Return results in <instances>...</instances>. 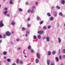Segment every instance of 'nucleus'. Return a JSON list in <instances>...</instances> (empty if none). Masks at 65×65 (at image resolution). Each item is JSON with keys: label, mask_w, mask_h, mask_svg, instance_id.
Returning a JSON list of instances; mask_svg holds the SVG:
<instances>
[{"label": "nucleus", "mask_w": 65, "mask_h": 65, "mask_svg": "<svg viewBox=\"0 0 65 65\" xmlns=\"http://www.w3.org/2000/svg\"><path fill=\"white\" fill-rule=\"evenodd\" d=\"M47 15L48 16V17H50L51 16V15H50V13H48L47 14Z\"/></svg>", "instance_id": "nucleus-32"}, {"label": "nucleus", "mask_w": 65, "mask_h": 65, "mask_svg": "<svg viewBox=\"0 0 65 65\" xmlns=\"http://www.w3.org/2000/svg\"><path fill=\"white\" fill-rule=\"evenodd\" d=\"M25 4L26 5H28V2H26L25 3Z\"/></svg>", "instance_id": "nucleus-38"}, {"label": "nucleus", "mask_w": 65, "mask_h": 65, "mask_svg": "<svg viewBox=\"0 0 65 65\" xmlns=\"http://www.w3.org/2000/svg\"><path fill=\"white\" fill-rule=\"evenodd\" d=\"M62 16L63 17H65V15H63V16Z\"/></svg>", "instance_id": "nucleus-57"}, {"label": "nucleus", "mask_w": 65, "mask_h": 65, "mask_svg": "<svg viewBox=\"0 0 65 65\" xmlns=\"http://www.w3.org/2000/svg\"><path fill=\"white\" fill-rule=\"evenodd\" d=\"M25 58H27V56H25Z\"/></svg>", "instance_id": "nucleus-61"}, {"label": "nucleus", "mask_w": 65, "mask_h": 65, "mask_svg": "<svg viewBox=\"0 0 65 65\" xmlns=\"http://www.w3.org/2000/svg\"><path fill=\"white\" fill-rule=\"evenodd\" d=\"M31 11L30 10H28V12L29 13H31Z\"/></svg>", "instance_id": "nucleus-26"}, {"label": "nucleus", "mask_w": 65, "mask_h": 65, "mask_svg": "<svg viewBox=\"0 0 65 65\" xmlns=\"http://www.w3.org/2000/svg\"><path fill=\"white\" fill-rule=\"evenodd\" d=\"M2 42V40H0V43H1Z\"/></svg>", "instance_id": "nucleus-54"}, {"label": "nucleus", "mask_w": 65, "mask_h": 65, "mask_svg": "<svg viewBox=\"0 0 65 65\" xmlns=\"http://www.w3.org/2000/svg\"><path fill=\"white\" fill-rule=\"evenodd\" d=\"M60 50H59L58 51L59 54H60Z\"/></svg>", "instance_id": "nucleus-52"}, {"label": "nucleus", "mask_w": 65, "mask_h": 65, "mask_svg": "<svg viewBox=\"0 0 65 65\" xmlns=\"http://www.w3.org/2000/svg\"><path fill=\"white\" fill-rule=\"evenodd\" d=\"M2 38V36L1 35H0V38Z\"/></svg>", "instance_id": "nucleus-51"}, {"label": "nucleus", "mask_w": 65, "mask_h": 65, "mask_svg": "<svg viewBox=\"0 0 65 65\" xmlns=\"http://www.w3.org/2000/svg\"><path fill=\"white\" fill-rule=\"evenodd\" d=\"M38 38L39 39H40L41 38V36L40 35H39L38 36Z\"/></svg>", "instance_id": "nucleus-31"}, {"label": "nucleus", "mask_w": 65, "mask_h": 65, "mask_svg": "<svg viewBox=\"0 0 65 65\" xmlns=\"http://www.w3.org/2000/svg\"><path fill=\"white\" fill-rule=\"evenodd\" d=\"M20 63L21 64H22L23 63V62L22 61H20Z\"/></svg>", "instance_id": "nucleus-33"}, {"label": "nucleus", "mask_w": 65, "mask_h": 65, "mask_svg": "<svg viewBox=\"0 0 65 65\" xmlns=\"http://www.w3.org/2000/svg\"><path fill=\"white\" fill-rule=\"evenodd\" d=\"M51 42L52 43V42H53V41H51Z\"/></svg>", "instance_id": "nucleus-64"}, {"label": "nucleus", "mask_w": 65, "mask_h": 65, "mask_svg": "<svg viewBox=\"0 0 65 65\" xmlns=\"http://www.w3.org/2000/svg\"><path fill=\"white\" fill-rule=\"evenodd\" d=\"M56 60L57 62H58V61H59V59H58V57H56Z\"/></svg>", "instance_id": "nucleus-21"}, {"label": "nucleus", "mask_w": 65, "mask_h": 65, "mask_svg": "<svg viewBox=\"0 0 65 65\" xmlns=\"http://www.w3.org/2000/svg\"><path fill=\"white\" fill-rule=\"evenodd\" d=\"M34 12V10L33 9H32L31 11V12L32 13H33Z\"/></svg>", "instance_id": "nucleus-40"}, {"label": "nucleus", "mask_w": 65, "mask_h": 65, "mask_svg": "<svg viewBox=\"0 0 65 65\" xmlns=\"http://www.w3.org/2000/svg\"><path fill=\"white\" fill-rule=\"evenodd\" d=\"M24 55H26V53H24Z\"/></svg>", "instance_id": "nucleus-62"}, {"label": "nucleus", "mask_w": 65, "mask_h": 65, "mask_svg": "<svg viewBox=\"0 0 65 65\" xmlns=\"http://www.w3.org/2000/svg\"><path fill=\"white\" fill-rule=\"evenodd\" d=\"M33 38L34 39H36V37L35 36H34Z\"/></svg>", "instance_id": "nucleus-23"}, {"label": "nucleus", "mask_w": 65, "mask_h": 65, "mask_svg": "<svg viewBox=\"0 0 65 65\" xmlns=\"http://www.w3.org/2000/svg\"><path fill=\"white\" fill-rule=\"evenodd\" d=\"M59 15L60 16H63V13L61 12H60L59 13Z\"/></svg>", "instance_id": "nucleus-16"}, {"label": "nucleus", "mask_w": 65, "mask_h": 65, "mask_svg": "<svg viewBox=\"0 0 65 65\" xmlns=\"http://www.w3.org/2000/svg\"><path fill=\"white\" fill-rule=\"evenodd\" d=\"M47 54H48V55H51V52L48 51V52Z\"/></svg>", "instance_id": "nucleus-19"}, {"label": "nucleus", "mask_w": 65, "mask_h": 65, "mask_svg": "<svg viewBox=\"0 0 65 65\" xmlns=\"http://www.w3.org/2000/svg\"><path fill=\"white\" fill-rule=\"evenodd\" d=\"M1 5H0V8L1 7Z\"/></svg>", "instance_id": "nucleus-63"}, {"label": "nucleus", "mask_w": 65, "mask_h": 65, "mask_svg": "<svg viewBox=\"0 0 65 65\" xmlns=\"http://www.w3.org/2000/svg\"><path fill=\"white\" fill-rule=\"evenodd\" d=\"M43 32H44V31L42 30H41V31H38V33H39V34H40L41 35L42 34H43Z\"/></svg>", "instance_id": "nucleus-3"}, {"label": "nucleus", "mask_w": 65, "mask_h": 65, "mask_svg": "<svg viewBox=\"0 0 65 65\" xmlns=\"http://www.w3.org/2000/svg\"><path fill=\"white\" fill-rule=\"evenodd\" d=\"M59 59H61L62 56H59Z\"/></svg>", "instance_id": "nucleus-35"}, {"label": "nucleus", "mask_w": 65, "mask_h": 65, "mask_svg": "<svg viewBox=\"0 0 65 65\" xmlns=\"http://www.w3.org/2000/svg\"><path fill=\"white\" fill-rule=\"evenodd\" d=\"M21 48L18 47L17 49L18 50H21Z\"/></svg>", "instance_id": "nucleus-43"}, {"label": "nucleus", "mask_w": 65, "mask_h": 65, "mask_svg": "<svg viewBox=\"0 0 65 65\" xmlns=\"http://www.w3.org/2000/svg\"><path fill=\"white\" fill-rule=\"evenodd\" d=\"M48 29H50V28H51V26L50 25L48 26Z\"/></svg>", "instance_id": "nucleus-39"}, {"label": "nucleus", "mask_w": 65, "mask_h": 65, "mask_svg": "<svg viewBox=\"0 0 65 65\" xmlns=\"http://www.w3.org/2000/svg\"><path fill=\"white\" fill-rule=\"evenodd\" d=\"M50 65H54V63H51Z\"/></svg>", "instance_id": "nucleus-47"}, {"label": "nucleus", "mask_w": 65, "mask_h": 65, "mask_svg": "<svg viewBox=\"0 0 65 65\" xmlns=\"http://www.w3.org/2000/svg\"><path fill=\"white\" fill-rule=\"evenodd\" d=\"M15 24V23L14 22H12L11 23V25H12V26H14Z\"/></svg>", "instance_id": "nucleus-13"}, {"label": "nucleus", "mask_w": 65, "mask_h": 65, "mask_svg": "<svg viewBox=\"0 0 65 65\" xmlns=\"http://www.w3.org/2000/svg\"><path fill=\"white\" fill-rule=\"evenodd\" d=\"M63 58H65V55H63Z\"/></svg>", "instance_id": "nucleus-49"}, {"label": "nucleus", "mask_w": 65, "mask_h": 65, "mask_svg": "<svg viewBox=\"0 0 65 65\" xmlns=\"http://www.w3.org/2000/svg\"><path fill=\"white\" fill-rule=\"evenodd\" d=\"M30 18H29L27 20V21H30Z\"/></svg>", "instance_id": "nucleus-34"}, {"label": "nucleus", "mask_w": 65, "mask_h": 65, "mask_svg": "<svg viewBox=\"0 0 65 65\" xmlns=\"http://www.w3.org/2000/svg\"><path fill=\"white\" fill-rule=\"evenodd\" d=\"M62 52L63 54H65V49L63 50Z\"/></svg>", "instance_id": "nucleus-27"}, {"label": "nucleus", "mask_w": 65, "mask_h": 65, "mask_svg": "<svg viewBox=\"0 0 65 65\" xmlns=\"http://www.w3.org/2000/svg\"><path fill=\"white\" fill-rule=\"evenodd\" d=\"M4 24L3 23V21H2L0 22V27H3Z\"/></svg>", "instance_id": "nucleus-1"}, {"label": "nucleus", "mask_w": 65, "mask_h": 65, "mask_svg": "<svg viewBox=\"0 0 65 65\" xmlns=\"http://www.w3.org/2000/svg\"><path fill=\"white\" fill-rule=\"evenodd\" d=\"M6 35L7 36H9L11 35V33L9 31H7L6 33Z\"/></svg>", "instance_id": "nucleus-2"}, {"label": "nucleus", "mask_w": 65, "mask_h": 65, "mask_svg": "<svg viewBox=\"0 0 65 65\" xmlns=\"http://www.w3.org/2000/svg\"><path fill=\"white\" fill-rule=\"evenodd\" d=\"M52 8H53V9H54V8H55V7L52 6Z\"/></svg>", "instance_id": "nucleus-50"}, {"label": "nucleus", "mask_w": 65, "mask_h": 65, "mask_svg": "<svg viewBox=\"0 0 65 65\" xmlns=\"http://www.w3.org/2000/svg\"><path fill=\"white\" fill-rule=\"evenodd\" d=\"M4 38H5V34L4 35Z\"/></svg>", "instance_id": "nucleus-53"}, {"label": "nucleus", "mask_w": 65, "mask_h": 65, "mask_svg": "<svg viewBox=\"0 0 65 65\" xmlns=\"http://www.w3.org/2000/svg\"><path fill=\"white\" fill-rule=\"evenodd\" d=\"M28 50H30L31 48V46H29L28 47Z\"/></svg>", "instance_id": "nucleus-29"}, {"label": "nucleus", "mask_w": 65, "mask_h": 65, "mask_svg": "<svg viewBox=\"0 0 65 65\" xmlns=\"http://www.w3.org/2000/svg\"><path fill=\"white\" fill-rule=\"evenodd\" d=\"M7 12H8V11H4V14L5 15H6L7 14Z\"/></svg>", "instance_id": "nucleus-7"}, {"label": "nucleus", "mask_w": 65, "mask_h": 65, "mask_svg": "<svg viewBox=\"0 0 65 65\" xmlns=\"http://www.w3.org/2000/svg\"><path fill=\"white\" fill-rule=\"evenodd\" d=\"M35 8V7H32V9H34Z\"/></svg>", "instance_id": "nucleus-56"}, {"label": "nucleus", "mask_w": 65, "mask_h": 65, "mask_svg": "<svg viewBox=\"0 0 65 65\" xmlns=\"http://www.w3.org/2000/svg\"><path fill=\"white\" fill-rule=\"evenodd\" d=\"M47 63L48 65H49L50 63V60H47Z\"/></svg>", "instance_id": "nucleus-8"}, {"label": "nucleus", "mask_w": 65, "mask_h": 65, "mask_svg": "<svg viewBox=\"0 0 65 65\" xmlns=\"http://www.w3.org/2000/svg\"><path fill=\"white\" fill-rule=\"evenodd\" d=\"M42 23H43V21H41L40 23V24H42Z\"/></svg>", "instance_id": "nucleus-42"}, {"label": "nucleus", "mask_w": 65, "mask_h": 65, "mask_svg": "<svg viewBox=\"0 0 65 65\" xmlns=\"http://www.w3.org/2000/svg\"><path fill=\"white\" fill-rule=\"evenodd\" d=\"M61 3L63 5H64V4H65V1L64 0H62L61 1Z\"/></svg>", "instance_id": "nucleus-6"}, {"label": "nucleus", "mask_w": 65, "mask_h": 65, "mask_svg": "<svg viewBox=\"0 0 65 65\" xmlns=\"http://www.w3.org/2000/svg\"><path fill=\"white\" fill-rule=\"evenodd\" d=\"M27 26L28 27H30L31 26V25L30 24H27Z\"/></svg>", "instance_id": "nucleus-37"}, {"label": "nucleus", "mask_w": 65, "mask_h": 65, "mask_svg": "<svg viewBox=\"0 0 65 65\" xmlns=\"http://www.w3.org/2000/svg\"><path fill=\"white\" fill-rule=\"evenodd\" d=\"M3 54L4 55H6V54H7V52L6 51H4L3 52Z\"/></svg>", "instance_id": "nucleus-12"}, {"label": "nucleus", "mask_w": 65, "mask_h": 65, "mask_svg": "<svg viewBox=\"0 0 65 65\" xmlns=\"http://www.w3.org/2000/svg\"><path fill=\"white\" fill-rule=\"evenodd\" d=\"M8 10V8H4V10H6L7 11Z\"/></svg>", "instance_id": "nucleus-28"}, {"label": "nucleus", "mask_w": 65, "mask_h": 65, "mask_svg": "<svg viewBox=\"0 0 65 65\" xmlns=\"http://www.w3.org/2000/svg\"><path fill=\"white\" fill-rule=\"evenodd\" d=\"M17 63H19V59H17Z\"/></svg>", "instance_id": "nucleus-46"}, {"label": "nucleus", "mask_w": 65, "mask_h": 65, "mask_svg": "<svg viewBox=\"0 0 65 65\" xmlns=\"http://www.w3.org/2000/svg\"><path fill=\"white\" fill-rule=\"evenodd\" d=\"M25 35L26 37H27V34H25Z\"/></svg>", "instance_id": "nucleus-59"}, {"label": "nucleus", "mask_w": 65, "mask_h": 65, "mask_svg": "<svg viewBox=\"0 0 65 65\" xmlns=\"http://www.w3.org/2000/svg\"><path fill=\"white\" fill-rule=\"evenodd\" d=\"M59 23H57V27H58H58H59Z\"/></svg>", "instance_id": "nucleus-41"}, {"label": "nucleus", "mask_w": 65, "mask_h": 65, "mask_svg": "<svg viewBox=\"0 0 65 65\" xmlns=\"http://www.w3.org/2000/svg\"><path fill=\"white\" fill-rule=\"evenodd\" d=\"M19 11H23V10L21 8L19 9Z\"/></svg>", "instance_id": "nucleus-25"}, {"label": "nucleus", "mask_w": 65, "mask_h": 65, "mask_svg": "<svg viewBox=\"0 0 65 65\" xmlns=\"http://www.w3.org/2000/svg\"><path fill=\"white\" fill-rule=\"evenodd\" d=\"M56 8L58 9H60V7L58 6H56Z\"/></svg>", "instance_id": "nucleus-17"}, {"label": "nucleus", "mask_w": 65, "mask_h": 65, "mask_svg": "<svg viewBox=\"0 0 65 65\" xmlns=\"http://www.w3.org/2000/svg\"><path fill=\"white\" fill-rule=\"evenodd\" d=\"M26 33H27V34H29V33H30V32L28 30H27L26 31Z\"/></svg>", "instance_id": "nucleus-22"}, {"label": "nucleus", "mask_w": 65, "mask_h": 65, "mask_svg": "<svg viewBox=\"0 0 65 65\" xmlns=\"http://www.w3.org/2000/svg\"><path fill=\"white\" fill-rule=\"evenodd\" d=\"M56 51H54L52 52V53L53 55H55V54H56Z\"/></svg>", "instance_id": "nucleus-14"}, {"label": "nucleus", "mask_w": 65, "mask_h": 65, "mask_svg": "<svg viewBox=\"0 0 65 65\" xmlns=\"http://www.w3.org/2000/svg\"><path fill=\"white\" fill-rule=\"evenodd\" d=\"M39 62V60L38 59H37L36 60V63H38Z\"/></svg>", "instance_id": "nucleus-10"}, {"label": "nucleus", "mask_w": 65, "mask_h": 65, "mask_svg": "<svg viewBox=\"0 0 65 65\" xmlns=\"http://www.w3.org/2000/svg\"><path fill=\"white\" fill-rule=\"evenodd\" d=\"M38 4V2H36L35 3V4L36 5H37V4Z\"/></svg>", "instance_id": "nucleus-44"}, {"label": "nucleus", "mask_w": 65, "mask_h": 65, "mask_svg": "<svg viewBox=\"0 0 65 65\" xmlns=\"http://www.w3.org/2000/svg\"><path fill=\"white\" fill-rule=\"evenodd\" d=\"M31 53H33L34 52V51H33V50H32L31 51Z\"/></svg>", "instance_id": "nucleus-48"}, {"label": "nucleus", "mask_w": 65, "mask_h": 65, "mask_svg": "<svg viewBox=\"0 0 65 65\" xmlns=\"http://www.w3.org/2000/svg\"><path fill=\"white\" fill-rule=\"evenodd\" d=\"M25 30H26V29H25V28L24 27H23L22 28V30L23 31H25Z\"/></svg>", "instance_id": "nucleus-24"}, {"label": "nucleus", "mask_w": 65, "mask_h": 65, "mask_svg": "<svg viewBox=\"0 0 65 65\" xmlns=\"http://www.w3.org/2000/svg\"><path fill=\"white\" fill-rule=\"evenodd\" d=\"M20 39H19L18 38H17V39H16V40L17 41H20Z\"/></svg>", "instance_id": "nucleus-30"}, {"label": "nucleus", "mask_w": 65, "mask_h": 65, "mask_svg": "<svg viewBox=\"0 0 65 65\" xmlns=\"http://www.w3.org/2000/svg\"><path fill=\"white\" fill-rule=\"evenodd\" d=\"M37 20H39V17H37Z\"/></svg>", "instance_id": "nucleus-45"}, {"label": "nucleus", "mask_w": 65, "mask_h": 65, "mask_svg": "<svg viewBox=\"0 0 65 65\" xmlns=\"http://www.w3.org/2000/svg\"><path fill=\"white\" fill-rule=\"evenodd\" d=\"M43 29L44 30H46V27L45 26H44L43 27Z\"/></svg>", "instance_id": "nucleus-15"}, {"label": "nucleus", "mask_w": 65, "mask_h": 65, "mask_svg": "<svg viewBox=\"0 0 65 65\" xmlns=\"http://www.w3.org/2000/svg\"><path fill=\"white\" fill-rule=\"evenodd\" d=\"M37 57L38 59H40V54H39L38 53L37 55Z\"/></svg>", "instance_id": "nucleus-5"}, {"label": "nucleus", "mask_w": 65, "mask_h": 65, "mask_svg": "<svg viewBox=\"0 0 65 65\" xmlns=\"http://www.w3.org/2000/svg\"><path fill=\"white\" fill-rule=\"evenodd\" d=\"M6 16H7V17H8L10 16V15L9 14H7L6 15Z\"/></svg>", "instance_id": "nucleus-36"}, {"label": "nucleus", "mask_w": 65, "mask_h": 65, "mask_svg": "<svg viewBox=\"0 0 65 65\" xmlns=\"http://www.w3.org/2000/svg\"><path fill=\"white\" fill-rule=\"evenodd\" d=\"M58 42L59 43H60L61 42V39L60 38H58Z\"/></svg>", "instance_id": "nucleus-4"}, {"label": "nucleus", "mask_w": 65, "mask_h": 65, "mask_svg": "<svg viewBox=\"0 0 65 65\" xmlns=\"http://www.w3.org/2000/svg\"><path fill=\"white\" fill-rule=\"evenodd\" d=\"M4 59H6V57H5L4 58Z\"/></svg>", "instance_id": "nucleus-55"}, {"label": "nucleus", "mask_w": 65, "mask_h": 65, "mask_svg": "<svg viewBox=\"0 0 65 65\" xmlns=\"http://www.w3.org/2000/svg\"><path fill=\"white\" fill-rule=\"evenodd\" d=\"M50 21H53L54 20V17H52L50 18Z\"/></svg>", "instance_id": "nucleus-11"}, {"label": "nucleus", "mask_w": 65, "mask_h": 65, "mask_svg": "<svg viewBox=\"0 0 65 65\" xmlns=\"http://www.w3.org/2000/svg\"><path fill=\"white\" fill-rule=\"evenodd\" d=\"M12 34H13V31H12Z\"/></svg>", "instance_id": "nucleus-60"}, {"label": "nucleus", "mask_w": 65, "mask_h": 65, "mask_svg": "<svg viewBox=\"0 0 65 65\" xmlns=\"http://www.w3.org/2000/svg\"><path fill=\"white\" fill-rule=\"evenodd\" d=\"M10 4H12L13 3V2L12 1L10 0Z\"/></svg>", "instance_id": "nucleus-20"}, {"label": "nucleus", "mask_w": 65, "mask_h": 65, "mask_svg": "<svg viewBox=\"0 0 65 65\" xmlns=\"http://www.w3.org/2000/svg\"><path fill=\"white\" fill-rule=\"evenodd\" d=\"M12 65H15V63H13L12 64Z\"/></svg>", "instance_id": "nucleus-58"}, {"label": "nucleus", "mask_w": 65, "mask_h": 65, "mask_svg": "<svg viewBox=\"0 0 65 65\" xmlns=\"http://www.w3.org/2000/svg\"><path fill=\"white\" fill-rule=\"evenodd\" d=\"M7 61L8 62H10V61H11V60H10V59H7Z\"/></svg>", "instance_id": "nucleus-18"}, {"label": "nucleus", "mask_w": 65, "mask_h": 65, "mask_svg": "<svg viewBox=\"0 0 65 65\" xmlns=\"http://www.w3.org/2000/svg\"><path fill=\"white\" fill-rule=\"evenodd\" d=\"M46 39L47 41H49L50 40V38H49L48 37H46Z\"/></svg>", "instance_id": "nucleus-9"}]
</instances>
